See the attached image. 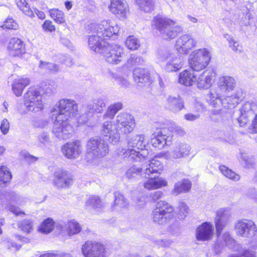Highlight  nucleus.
Listing matches in <instances>:
<instances>
[{
    "instance_id": "5701e85b",
    "label": "nucleus",
    "mask_w": 257,
    "mask_h": 257,
    "mask_svg": "<svg viewBox=\"0 0 257 257\" xmlns=\"http://www.w3.org/2000/svg\"><path fill=\"white\" fill-rule=\"evenodd\" d=\"M231 217V213L228 208H220L216 213L214 219L216 234L219 236L223 229L226 225L229 218Z\"/></svg>"
},
{
    "instance_id": "5fc2aeb1",
    "label": "nucleus",
    "mask_w": 257,
    "mask_h": 257,
    "mask_svg": "<svg viewBox=\"0 0 257 257\" xmlns=\"http://www.w3.org/2000/svg\"><path fill=\"white\" fill-rule=\"evenodd\" d=\"M1 27L4 29L18 30L19 26L12 18L8 17Z\"/></svg>"
},
{
    "instance_id": "f257e3e1",
    "label": "nucleus",
    "mask_w": 257,
    "mask_h": 257,
    "mask_svg": "<svg viewBox=\"0 0 257 257\" xmlns=\"http://www.w3.org/2000/svg\"><path fill=\"white\" fill-rule=\"evenodd\" d=\"M138 167L133 165L126 170L124 175L128 179H137L139 177L149 178L144 183V187L148 190L156 189L167 185V181L162 178L150 177L151 175L162 172L163 168V164L160 161L156 159L148 160Z\"/></svg>"
},
{
    "instance_id": "0eeeda50",
    "label": "nucleus",
    "mask_w": 257,
    "mask_h": 257,
    "mask_svg": "<svg viewBox=\"0 0 257 257\" xmlns=\"http://www.w3.org/2000/svg\"><path fill=\"white\" fill-rule=\"evenodd\" d=\"M257 106L253 103L249 102H245L241 108L236 112L239 115L237 118L238 122L240 126H244L248 121L249 117H255L252 120V123L248 127V132L250 134L257 133Z\"/></svg>"
},
{
    "instance_id": "8fccbe9b",
    "label": "nucleus",
    "mask_w": 257,
    "mask_h": 257,
    "mask_svg": "<svg viewBox=\"0 0 257 257\" xmlns=\"http://www.w3.org/2000/svg\"><path fill=\"white\" fill-rule=\"evenodd\" d=\"M125 45L128 49L135 50L140 47V42L134 36H129L125 41Z\"/></svg>"
},
{
    "instance_id": "ea45409f",
    "label": "nucleus",
    "mask_w": 257,
    "mask_h": 257,
    "mask_svg": "<svg viewBox=\"0 0 257 257\" xmlns=\"http://www.w3.org/2000/svg\"><path fill=\"white\" fill-rule=\"evenodd\" d=\"M234 251L239 252V254H232L230 257H255V252L249 248H242L240 244H236Z\"/></svg>"
},
{
    "instance_id": "1a4fd4ad",
    "label": "nucleus",
    "mask_w": 257,
    "mask_h": 257,
    "mask_svg": "<svg viewBox=\"0 0 257 257\" xmlns=\"http://www.w3.org/2000/svg\"><path fill=\"white\" fill-rule=\"evenodd\" d=\"M213 97V98L206 97V100L212 107L220 110L221 106L226 109H231L234 107L240 101L242 100L244 96L242 91L239 90L237 91L234 94L224 98H222V95Z\"/></svg>"
},
{
    "instance_id": "393cba45",
    "label": "nucleus",
    "mask_w": 257,
    "mask_h": 257,
    "mask_svg": "<svg viewBox=\"0 0 257 257\" xmlns=\"http://www.w3.org/2000/svg\"><path fill=\"white\" fill-rule=\"evenodd\" d=\"M54 183L58 188L68 187L73 183L72 175L66 170L59 168L55 172Z\"/></svg>"
},
{
    "instance_id": "cd10ccee",
    "label": "nucleus",
    "mask_w": 257,
    "mask_h": 257,
    "mask_svg": "<svg viewBox=\"0 0 257 257\" xmlns=\"http://www.w3.org/2000/svg\"><path fill=\"white\" fill-rule=\"evenodd\" d=\"M167 108L174 113H177L185 108L184 101L179 95H169L166 100Z\"/></svg>"
},
{
    "instance_id": "f704fd0d",
    "label": "nucleus",
    "mask_w": 257,
    "mask_h": 257,
    "mask_svg": "<svg viewBox=\"0 0 257 257\" xmlns=\"http://www.w3.org/2000/svg\"><path fill=\"white\" fill-rule=\"evenodd\" d=\"M30 84L28 78H19L16 79L13 84V90L17 96H21L24 88Z\"/></svg>"
},
{
    "instance_id": "c756f323",
    "label": "nucleus",
    "mask_w": 257,
    "mask_h": 257,
    "mask_svg": "<svg viewBox=\"0 0 257 257\" xmlns=\"http://www.w3.org/2000/svg\"><path fill=\"white\" fill-rule=\"evenodd\" d=\"M194 71L191 68L183 70L179 74L178 82L186 86L192 85L196 80Z\"/></svg>"
},
{
    "instance_id": "9d476101",
    "label": "nucleus",
    "mask_w": 257,
    "mask_h": 257,
    "mask_svg": "<svg viewBox=\"0 0 257 257\" xmlns=\"http://www.w3.org/2000/svg\"><path fill=\"white\" fill-rule=\"evenodd\" d=\"M100 54L104 60L109 64H118L125 57L123 48L117 44H109L104 45Z\"/></svg>"
},
{
    "instance_id": "39448f33",
    "label": "nucleus",
    "mask_w": 257,
    "mask_h": 257,
    "mask_svg": "<svg viewBox=\"0 0 257 257\" xmlns=\"http://www.w3.org/2000/svg\"><path fill=\"white\" fill-rule=\"evenodd\" d=\"M52 119L56 120L67 121L75 116L78 112V105L73 100L61 99L51 110Z\"/></svg>"
},
{
    "instance_id": "bf43d9fd",
    "label": "nucleus",
    "mask_w": 257,
    "mask_h": 257,
    "mask_svg": "<svg viewBox=\"0 0 257 257\" xmlns=\"http://www.w3.org/2000/svg\"><path fill=\"white\" fill-rule=\"evenodd\" d=\"M42 28L45 32H52L55 30V27L50 20H46L43 24Z\"/></svg>"
},
{
    "instance_id": "864d4df0",
    "label": "nucleus",
    "mask_w": 257,
    "mask_h": 257,
    "mask_svg": "<svg viewBox=\"0 0 257 257\" xmlns=\"http://www.w3.org/2000/svg\"><path fill=\"white\" fill-rule=\"evenodd\" d=\"M109 75L110 78L113 79L119 85L124 87H127L130 85V82L127 78L118 75L116 73L110 72Z\"/></svg>"
},
{
    "instance_id": "338daca9",
    "label": "nucleus",
    "mask_w": 257,
    "mask_h": 257,
    "mask_svg": "<svg viewBox=\"0 0 257 257\" xmlns=\"http://www.w3.org/2000/svg\"><path fill=\"white\" fill-rule=\"evenodd\" d=\"M39 257H73L71 254L65 253L61 254H56L51 253H46L41 255Z\"/></svg>"
},
{
    "instance_id": "412c9836",
    "label": "nucleus",
    "mask_w": 257,
    "mask_h": 257,
    "mask_svg": "<svg viewBox=\"0 0 257 257\" xmlns=\"http://www.w3.org/2000/svg\"><path fill=\"white\" fill-rule=\"evenodd\" d=\"M196 45V41L189 34L183 35L176 42L175 48L180 54H187Z\"/></svg>"
},
{
    "instance_id": "423d86ee",
    "label": "nucleus",
    "mask_w": 257,
    "mask_h": 257,
    "mask_svg": "<svg viewBox=\"0 0 257 257\" xmlns=\"http://www.w3.org/2000/svg\"><path fill=\"white\" fill-rule=\"evenodd\" d=\"M175 22L166 17L158 15L153 20V25L166 40L174 39L182 31V28L175 25Z\"/></svg>"
},
{
    "instance_id": "dca6fc26",
    "label": "nucleus",
    "mask_w": 257,
    "mask_h": 257,
    "mask_svg": "<svg viewBox=\"0 0 257 257\" xmlns=\"http://www.w3.org/2000/svg\"><path fill=\"white\" fill-rule=\"evenodd\" d=\"M106 106L105 99L100 97L92 100L87 105L85 114L78 118V122L85 123L93 114L101 113Z\"/></svg>"
},
{
    "instance_id": "4d7b16f0",
    "label": "nucleus",
    "mask_w": 257,
    "mask_h": 257,
    "mask_svg": "<svg viewBox=\"0 0 257 257\" xmlns=\"http://www.w3.org/2000/svg\"><path fill=\"white\" fill-rule=\"evenodd\" d=\"M144 62V59L140 56L132 54L127 60V63L131 66L141 65Z\"/></svg>"
},
{
    "instance_id": "a211bd4d",
    "label": "nucleus",
    "mask_w": 257,
    "mask_h": 257,
    "mask_svg": "<svg viewBox=\"0 0 257 257\" xmlns=\"http://www.w3.org/2000/svg\"><path fill=\"white\" fill-rule=\"evenodd\" d=\"M73 127L67 121H57L55 118L52 130L53 135L59 140H67L72 137Z\"/></svg>"
},
{
    "instance_id": "6e6552de",
    "label": "nucleus",
    "mask_w": 257,
    "mask_h": 257,
    "mask_svg": "<svg viewBox=\"0 0 257 257\" xmlns=\"http://www.w3.org/2000/svg\"><path fill=\"white\" fill-rule=\"evenodd\" d=\"M175 214L174 207L171 205L164 201H160L152 212V217L155 223L164 224L173 219Z\"/></svg>"
},
{
    "instance_id": "f8f14e48",
    "label": "nucleus",
    "mask_w": 257,
    "mask_h": 257,
    "mask_svg": "<svg viewBox=\"0 0 257 257\" xmlns=\"http://www.w3.org/2000/svg\"><path fill=\"white\" fill-rule=\"evenodd\" d=\"M159 58L167 60L165 69L168 72H175L180 69L184 65L183 59L177 53H173L170 50H162L159 52Z\"/></svg>"
},
{
    "instance_id": "79ce46f5",
    "label": "nucleus",
    "mask_w": 257,
    "mask_h": 257,
    "mask_svg": "<svg viewBox=\"0 0 257 257\" xmlns=\"http://www.w3.org/2000/svg\"><path fill=\"white\" fill-rule=\"evenodd\" d=\"M217 235L218 239V241L219 240L222 239L225 245L229 247L233 250H234L236 244H239V243H236L235 240L231 237L228 232H225L222 235L221 233L219 236H218V234Z\"/></svg>"
},
{
    "instance_id": "20e7f679",
    "label": "nucleus",
    "mask_w": 257,
    "mask_h": 257,
    "mask_svg": "<svg viewBox=\"0 0 257 257\" xmlns=\"http://www.w3.org/2000/svg\"><path fill=\"white\" fill-rule=\"evenodd\" d=\"M85 160L93 165H98L101 158L109 152L108 144L100 138H90L87 142Z\"/></svg>"
},
{
    "instance_id": "052dcab7",
    "label": "nucleus",
    "mask_w": 257,
    "mask_h": 257,
    "mask_svg": "<svg viewBox=\"0 0 257 257\" xmlns=\"http://www.w3.org/2000/svg\"><path fill=\"white\" fill-rule=\"evenodd\" d=\"M37 139L40 143L43 144L48 143L50 141L48 133L44 132H42L39 134Z\"/></svg>"
},
{
    "instance_id": "680f3d73",
    "label": "nucleus",
    "mask_w": 257,
    "mask_h": 257,
    "mask_svg": "<svg viewBox=\"0 0 257 257\" xmlns=\"http://www.w3.org/2000/svg\"><path fill=\"white\" fill-rule=\"evenodd\" d=\"M246 195L257 203V190L255 188H249L246 191Z\"/></svg>"
},
{
    "instance_id": "e433bc0d",
    "label": "nucleus",
    "mask_w": 257,
    "mask_h": 257,
    "mask_svg": "<svg viewBox=\"0 0 257 257\" xmlns=\"http://www.w3.org/2000/svg\"><path fill=\"white\" fill-rule=\"evenodd\" d=\"M12 179V175L9 169L5 166L0 167V186L5 187Z\"/></svg>"
},
{
    "instance_id": "72a5a7b5",
    "label": "nucleus",
    "mask_w": 257,
    "mask_h": 257,
    "mask_svg": "<svg viewBox=\"0 0 257 257\" xmlns=\"http://www.w3.org/2000/svg\"><path fill=\"white\" fill-rule=\"evenodd\" d=\"M115 200L113 204L111 205L113 210L121 211L123 209L127 208L128 203L124 196L119 192H115L114 193Z\"/></svg>"
},
{
    "instance_id": "a18cd8bd",
    "label": "nucleus",
    "mask_w": 257,
    "mask_h": 257,
    "mask_svg": "<svg viewBox=\"0 0 257 257\" xmlns=\"http://www.w3.org/2000/svg\"><path fill=\"white\" fill-rule=\"evenodd\" d=\"M224 38L228 42L229 46L233 51L236 53H240L242 52V46L239 44L238 41H235L228 34L225 35Z\"/></svg>"
},
{
    "instance_id": "bb28decb",
    "label": "nucleus",
    "mask_w": 257,
    "mask_h": 257,
    "mask_svg": "<svg viewBox=\"0 0 257 257\" xmlns=\"http://www.w3.org/2000/svg\"><path fill=\"white\" fill-rule=\"evenodd\" d=\"M215 77V74L212 70H207L200 74L196 81L199 88L207 89L209 88Z\"/></svg>"
},
{
    "instance_id": "7c9ffc66",
    "label": "nucleus",
    "mask_w": 257,
    "mask_h": 257,
    "mask_svg": "<svg viewBox=\"0 0 257 257\" xmlns=\"http://www.w3.org/2000/svg\"><path fill=\"white\" fill-rule=\"evenodd\" d=\"M109 9L112 13L121 17H124L128 11L124 0H111Z\"/></svg>"
},
{
    "instance_id": "6ab92c4d",
    "label": "nucleus",
    "mask_w": 257,
    "mask_h": 257,
    "mask_svg": "<svg viewBox=\"0 0 257 257\" xmlns=\"http://www.w3.org/2000/svg\"><path fill=\"white\" fill-rule=\"evenodd\" d=\"M117 128L124 134L132 132L135 127L134 117L127 113H120L116 118L115 120Z\"/></svg>"
},
{
    "instance_id": "37998d69",
    "label": "nucleus",
    "mask_w": 257,
    "mask_h": 257,
    "mask_svg": "<svg viewBox=\"0 0 257 257\" xmlns=\"http://www.w3.org/2000/svg\"><path fill=\"white\" fill-rule=\"evenodd\" d=\"M219 169L224 176L233 181H237L240 178L238 174H236L234 172L224 165L220 166Z\"/></svg>"
},
{
    "instance_id": "603ef678",
    "label": "nucleus",
    "mask_w": 257,
    "mask_h": 257,
    "mask_svg": "<svg viewBox=\"0 0 257 257\" xmlns=\"http://www.w3.org/2000/svg\"><path fill=\"white\" fill-rule=\"evenodd\" d=\"M86 203L88 206L95 209L101 208L103 206V204L100 198L97 196L90 197Z\"/></svg>"
},
{
    "instance_id": "7ed1b4c3",
    "label": "nucleus",
    "mask_w": 257,
    "mask_h": 257,
    "mask_svg": "<svg viewBox=\"0 0 257 257\" xmlns=\"http://www.w3.org/2000/svg\"><path fill=\"white\" fill-rule=\"evenodd\" d=\"M147 144L148 140L144 135L135 136L128 141L127 149H122L118 154L135 162L150 160V153L145 149Z\"/></svg>"
},
{
    "instance_id": "4c0bfd02",
    "label": "nucleus",
    "mask_w": 257,
    "mask_h": 257,
    "mask_svg": "<svg viewBox=\"0 0 257 257\" xmlns=\"http://www.w3.org/2000/svg\"><path fill=\"white\" fill-rule=\"evenodd\" d=\"M62 231L66 230L68 235L69 236H72L73 234H77L80 232L81 228L79 224L73 220L69 221L67 224L63 227L61 225Z\"/></svg>"
},
{
    "instance_id": "13d9d810",
    "label": "nucleus",
    "mask_w": 257,
    "mask_h": 257,
    "mask_svg": "<svg viewBox=\"0 0 257 257\" xmlns=\"http://www.w3.org/2000/svg\"><path fill=\"white\" fill-rule=\"evenodd\" d=\"M49 120L48 118H38L34 121V126L39 128H45L49 125Z\"/></svg>"
},
{
    "instance_id": "09e8293b",
    "label": "nucleus",
    "mask_w": 257,
    "mask_h": 257,
    "mask_svg": "<svg viewBox=\"0 0 257 257\" xmlns=\"http://www.w3.org/2000/svg\"><path fill=\"white\" fill-rule=\"evenodd\" d=\"M18 226L22 231L27 233H30L33 229V223L30 219H24L19 221Z\"/></svg>"
},
{
    "instance_id": "c03bdc74",
    "label": "nucleus",
    "mask_w": 257,
    "mask_h": 257,
    "mask_svg": "<svg viewBox=\"0 0 257 257\" xmlns=\"http://www.w3.org/2000/svg\"><path fill=\"white\" fill-rule=\"evenodd\" d=\"M17 6L23 13L30 18L35 16L34 13L31 9L26 0H16Z\"/></svg>"
},
{
    "instance_id": "774afa93",
    "label": "nucleus",
    "mask_w": 257,
    "mask_h": 257,
    "mask_svg": "<svg viewBox=\"0 0 257 257\" xmlns=\"http://www.w3.org/2000/svg\"><path fill=\"white\" fill-rule=\"evenodd\" d=\"M23 156L26 160L29 163H34L38 160V157L31 155L27 152L24 153Z\"/></svg>"
},
{
    "instance_id": "f03ea898",
    "label": "nucleus",
    "mask_w": 257,
    "mask_h": 257,
    "mask_svg": "<svg viewBox=\"0 0 257 257\" xmlns=\"http://www.w3.org/2000/svg\"><path fill=\"white\" fill-rule=\"evenodd\" d=\"M90 32L93 34L88 38L89 48L96 53L100 54L104 45L107 43L105 41L111 37H115L119 32L117 25L113 24L110 21H103L99 24H92L89 26Z\"/></svg>"
},
{
    "instance_id": "aec40b11",
    "label": "nucleus",
    "mask_w": 257,
    "mask_h": 257,
    "mask_svg": "<svg viewBox=\"0 0 257 257\" xmlns=\"http://www.w3.org/2000/svg\"><path fill=\"white\" fill-rule=\"evenodd\" d=\"M7 50L10 56L20 58L26 53L25 44L21 39L12 38L8 42Z\"/></svg>"
},
{
    "instance_id": "49530a36",
    "label": "nucleus",
    "mask_w": 257,
    "mask_h": 257,
    "mask_svg": "<svg viewBox=\"0 0 257 257\" xmlns=\"http://www.w3.org/2000/svg\"><path fill=\"white\" fill-rule=\"evenodd\" d=\"M6 197L7 200L10 201V204L15 203L16 204L20 206L24 204V199L15 192L12 191L9 192L7 194Z\"/></svg>"
},
{
    "instance_id": "c85d7f7f",
    "label": "nucleus",
    "mask_w": 257,
    "mask_h": 257,
    "mask_svg": "<svg viewBox=\"0 0 257 257\" xmlns=\"http://www.w3.org/2000/svg\"><path fill=\"white\" fill-rule=\"evenodd\" d=\"M134 78L136 83L140 86H145L151 81L150 74L148 70L137 68L134 71Z\"/></svg>"
},
{
    "instance_id": "0e129e2a",
    "label": "nucleus",
    "mask_w": 257,
    "mask_h": 257,
    "mask_svg": "<svg viewBox=\"0 0 257 257\" xmlns=\"http://www.w3.org/2000/svg\"><path fill=\"white\" fill-rule=\"evenodd\" d=\"M179 213L181 216H186L188 212V207L184 202H180L179 205Z\"/></svg>"
},
{
    "instance_id": "3c124183",
    "label": "nucleus",
    "mask_w": 257,
    "mask_h": 257,
    "mask_svg": "<svg viewBox=\"0 0 257 257\" xmlns=\"http://www.w3.org/2000/svg\"><path fill=\"white\" fill-rule=\"evenodd\" d=\"M50 15L54 21L59 24H62L65 22L64 15L63 12L58 9H52L49 11Z\"/></svg>"
},
{
    "instance_id": "58836bf2",
    "label": "nucleus",
    "mask_w": 257,
    "mask_h": 257,
    "mask_svg": "<svg viewBox=\"0 0 257 257\" xmlns=\"http://www.w3.org/2000/svg\"><path fill=\"white\" fill-rule=\"evenodd\" d=\"M140 9L146 13L151 12L154 10L155 2L154 0H135Z\"/></svg>"
},
{
    "instance_id": "6e6d98bb",
    "label": "nucleus",
    "mask_w": 257,
    "mask_h": 257,
    "mask_svg": "<svg viewBox=\"0 0 257 257\" xmlns=\"http://www.w3.org/2000/svg\"><path fill=\"white\" fill-rule=\"evenodd\" d=\"M39 67L43 69H48L53 73L57 72L60 70L58 65L45 61H41Z\"/></svg>"
},
{
    "instance_id": "69168bd1",
    "label": "nucleus",
    "mask_w": 257,
    "mask_h": 257,
    "mask_svg": "<svg viewBox=\"0 0 257 257\" xmlns=\"http://www.w3.org/2000/svg\"><path fill=\"white\" fill-rule=\"evenodd\" d=\"M172 242L173 241L171 240L168 239H159L156 241L157 244L162 247H168Z\"/></svg>"
},
{
    "instance_id": "4468645a",
    "label": "nucleus",
    "mask_w": 257,
    "mask_h": 257,
    "mask_svg": "<svg viewBox=\"0 0 257 257\" xmlns=\"http://www.w3.org/2000/svg\"><path fill=\"white\" fill-rule=\"evenodd\" d=\"M235 79L230 76H225L219 78L217 82V86L211 89L206 97L214 98L218 95H224L232 91L235 86Z\"/></svg>"
},
{
    "instance_id": "de8ad7c7",
    "label": "nucleus",
    "mask_w": 257,
    "mask_h": 257,
    "mask_svg": "<svg viewBox=\"0 0 257 257\" xmlns=\"http://www.w3.org/2000/svg\"><path fill=\"white\" fill-rule=\"evenodd\" d=\"M54 227V222L51 218H47L43 221L39 231L44 233H48L51 232Z\"/></svg>"
},
{
    "instance_id": "a19ab883",
    "label": "nucleus",
    "mask_w": 257,
    "mask_h": 257,
    "mask_svg": "<svg viewBox=\"0 0 257 257\" xmlns=\"http://www.w3.org/2000/svg\"><path fill=\"white\" fill-rule=\"evenodd\" d=\"M191 184L188 180L178 182L175 184L173 192L175 195H177L180 193L187 192L191 188Z\"/></svg>"
},
{
    "instance_id": "ddd939ff",
    "label": "nucleus",
    "mask_w": 257,
    "mask_h": 257,
    "mask_svg": "<svg viewBox=\"0 0 257 257\" xmlns=\"http://www.w3.org/2000/svg\"><path fill=\"white\" fill-rule=\"evenodd\" d=\"M24 97V105L28 110L36 113L43 109L42 95L35 88H29Z\"/></svg>"
},
{
    "instance_id": "b1692460",
    "label": "nucleus",
    "mask_w": 257,
    "mask_h": 257,
    "mask_svg": "<svg viewBox=\"0 0 257 257\" xmlns=\"http://www.w3.org/2000/svg\"><path fill=\"white\" fill-rule=\"evenodd\" d=\"M104 122L101 126V133L104 136L109 137L110 142L115 144L119 141V135L117 131L116 125H113L111 120L103 119Z\"/></svg>"
},
{
    "instance_id": "f3484780",
    "label": "nucleus",
    "mask_w": 257,
    "mask_h": 257,
    "mask_svg": "<svg viewBox=\"0 0 257 257\" xmlns=\"http://www.w3.org/2000/svg\"><path fill=\"white\" fill-rule=\"evenodd\" d=\"M81 251L85 257H105L104 246L95 241L88 240L82 246Z\"/></svg>"
},
{
    "instance_id": "a878e982",
    "label": "nucleus",
    "mask_w": 257,
    "mask_h": 257,
    "mask_svg": "<svg viewBox=\"0 0 257 257\" xmlns=\"http://www.w3.org/2000/svg\"><path fill=\"white\" fill-rule=\"evenodd\" d=\"M214 231L213 226L209 222H205L198 226L196 229V238L199 241L211 240Z\"/></svg>"
},
{
    "instance_id": "4be33fe9",
    "label": "nucleus",
    "mask_w": 257,
    "mask_h": 257,
    "mask_svg": "<svg viewBox=\"0 0 257 257\" xmlns=\"http://www.w3.org/2000/svg\"><path fill=\"white\" fill-rule=\"evenodd\" d=\"M82 145L79 141L67 143L62 146L61 150L64 155L70 159L77 158L82 152Z\"/></svg>"
},
{
    "instance_id": "9b49d317",
    "label": "nucleus",
    "mask_w": 257,
    "mask_h": 257,
    "mask_svg": "<svg viewBox=\"0 0 257 257\" xmlns=\"http://www.w3.org/2000/svg\"><path fill=\"white\" fill-rule=\"evenodd\" d=\"M210 60L209 52L206 49L192 52L188 59L190 68L196 71L204 69L208 65Z\"/></svg>"
},
{
    "instance_id": "e2e57ef3",
    "label": "nucleus",
    "mask_w": 257,
    "mask_h": 257,
    "mask_svg": "<svg viewBox=\"0 0 257 257\" xmlns=\"http://www.w3.org/2000/svg\"><path fill=\"white\" fill-rule=\"evenodd\" d=\"M10 128V123L7 119H4L1 124L0 129L2 133L4 135H6L8 133Z\"/></svg>"
},
{
    "instance_id": "473e14b6",
    "label": "nucleus",
    "mask_w": 257,
    "mask_h": 257,
    "mask_svg": "<svg viewBox=\"0 0 257 257\" xmlns=\"http://www.w3.org/2000/svg\"><path fill=\"white\" fill-rule=\"evenodd\" d=\"M166 131V129L164 128L158 132L157 135H153L154 136L151 139V143L154 147L161 149L167 144L169 137L165 134Z\"/></svg>"
},
{
    "instance_id": "c9c22d12",
    "label": "nucleus",
    "mask_w": 257,
    "mask_h": 257,
    "mask_svg": "<svg viewBox=\"0 0 257 257\" xmlns=\"http://www.w3.org/2000/svg\"><path fill=\"white\" fill-rule=\"evenodd\" d=\"M122 108V104L121 102H116L110 105L106 112L102 116L103 119L112 120L115 114Z\"/></svg>"
},
{
    "instance_id": "2f4dec72",
    "label": "nucleus",
    "mask_w": 257,
    "mask_h": 257,
    "mask_svg": "<svg viewBox=\"0 0 257 257\" xmlns=\"http://www.w3.org/2000/svg\"><path fill=\"white\" fill-rule=\"evenodd\" d=\"M191 150L188 144L180 143L175 146L171 154L175 159L185 158L190 155Z\"/></svg>"
},
{
    "instance_id": "2eb2a0df",
    "label": "nucleus",
    "mask_w": 257,
    "mask_h": 257,
    "mask_svg": "<svg viewBox=\"0 0 257 257\" xmlns=\"http://www.w3.org/2000/svg\"><path fill=\"white\" fill-rule=\"evenodd\" d=\"M234 229L237 235L245 238H251L257 233V226L250 219L237 220L234 224Z\"/></svg>"
}]
</instances>
